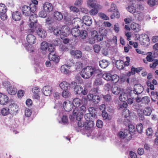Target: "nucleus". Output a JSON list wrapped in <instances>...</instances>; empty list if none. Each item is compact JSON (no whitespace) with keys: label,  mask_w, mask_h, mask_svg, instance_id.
<instances>
[{"label":"nucleus","mask_w":158,"mask_h":158,"mask_svg":"<svg viewBox=\"0 0 158 158\" xmlns=\"http://www.w3.org/2000/svg\"><path fill=\"white\" fill-rule=\"evenodd\" d=\"M36 28L37 29L36 31L38 35L42 38H45L47 35V33L45 30L43 28L41 27Z\"/></svg>","instance_id":"13"},{"label":"nucleus","mask_w":158,"mask_h":158,"mask_svg":"<svg viewBox=\"0 0 158 158\" xmlns=\"http://www.w3.org/2000/svg\"><path fill=\"white\" fill-rule=\"evenodd\" d=\"M103 84L102 79L100 78L96 79L94 82V85L95 86L101 85Z\"/></svg>","instance_id":"43"},{"label":"nucleus","mask_w":158,"mask_h":158,"mask_svg":"<svg viewBox=\"0 0 158 158\" xmlns=\"http://www.w3.org/2000/svg\"><path fill=\"white\" fill-rule=\"evenodd\" d=\"M137 131L139 133H141L143 129V125L141 123H140L136 126Z\"/></svg>","instance_id":"57"},{"label":"nucleus","mask_w":158,"mask_h":158,"mask_svg":"<svg viewBox=\"0 0 158 158\" xmlns=\"http://www.w3.org/2000/svg\"><path fill=\"white\" fill-rule=\"evenodd\" d=\"M87 35V31L85 30H81L80 32V35L79 36L83 39H85Z\"/></svg>","instance_id":"45"},{"label":"nucleus","mask_w":158,"mask_h":158,"mask_svg":"<svg viewBox=\"0 0 158 158\" xmlns=\"http://www.w3.org/2000/svg\"><path fill=\"white\" fill-rule=\"evenodd\" d=\"M71 34L75 37L79 36L80 35V30L77 28L74 27L71 30Z\"/></svg>","instance_id":"32"},{"label":"nucleus","mask_w":158,"mask_h":158,"mask_svg":"<svg viewBox=\"0 0 158 158\" xmlns=\"http://www.w3.org/2000/svg\"><path fill=\"white\" fill-rule=\"evenodd\" d=\"M54 20L52 17H48L45 19V23L48 25H51L54 23Z\"/></svg>","instance_id":"50"},{"label":"nucleus","mask_w":158,"mask_h":158,"mask_svg":"<svg viewBox=\"0 0 158 158\" xmlns=\"http://www.w3.org/2000/svg\"><path fill=\"white\" fill-rule=\"evenodd\" d=\"M70 66L68 65L65 64L61 66V72L67 74L69 73V67Z\"/></svg>","instance_id":"40"},{"label":"nucleus","mask_w":158,"mask_h":158,"mask_svg":"<svg viewBox=\"0 0 158 158\" xmlns=\"http://www.w3.org/2000/svg\"><path fill=\"white\" fill-rule=\"evenodd\" d=\"M111 81L114 83L117 82L119 79V76L116 74L111 75Z\"/></svg>","instance_id":"51"},{"label":"nucleus","mask_w":158,"mask_h":158,"mask_svg":"<svg viewBox=\"0 0 158 158\" xmlns=\"http://www.w3.org/2000/svg\"><path fill=\"white\" fill-rule=\"evenodd\" d=\"M27 40L29 44H34L36 42L35 36L32 34H29L27 36Z\"/></svg>","instance_id":"17"},{"label":"nucleus","mask_w":158,"mask_h":158,"mask_svg":"<svg viewBox=\"0 0 158 158\" xmlns=\"http://www.w3.org/2000/svg\"><path fill=\"white\" fill-rule=\"evenodd\" d=\"M77 111L75 110L74 108L73 109V114H70L69 116V118L71 121H73L75 119V118L77 120H80L81 119H78L77 118V115H78L77 114Z\"/></svg>","instance_id":"25"},{"label":"nucleus","mask_w":158,"mask_h":158,"mask_svg":"<svg viewBox=\"0 0 158 158\" xmlns=\"http://www.w3.org/2000/svg\"><path fill=\"white\" fill-rule=\"evenodd\" d=\"M62 122L64 124H67L68 122V118L66 115H64L61 118Z\"/></svg>","instance_id":"61"},{"label":"nucleus","mask_w":158,"mask_h":158,"mask_svg":"<svg viewBox=\"0 0 158 158\" xmlns=\"http://www.w3.org/2000/svg\"><path fill=\"white\" fill-rule=\"evenodd\" d=\"M118 136L121 139L125 138L128 141L131 139V135L129 133L127 129H124L123 131H120L118 133Z\"/></svg>","instance_id":"4"},{"label":"nucleus","mask_w":158,"mask_h":158,"mask_svg":"<svg viewBox=\"0 0 158 158\" xmlns=\"http://www.w3.org/2000/svg\"><path fill=\"white\" fill-rule=\"evenodd\" d=\"M119 99L120 101L123 102H125L127 101L128 99V94L127 93H122L120 94Z\"/></svg>","instance_id":"33"},{"label":"nucleus","mask_w":158,"mask_h":158,"mask_svg":"<svg viewBox=\"0 0 158 158\" xmlns=\"http://www.w3.org/2000/svg\"><path fill=\"white\" fill-rule=\"evenodd\" d=\"M100 6L98 5V7H92L93 9H91L89 11V13L91 15H94L97 14L98 12V9L100 8Z\"/></svg>","instance_id":"39"},{"label":"nucleus","mask_w":158,"mask_h":158,"mask_svg":"<svg viewBox=\"0 0 158 158\" xmlns=\"http://www.w3.org/2000/svg\"><path fill=\"white\" fill-rule=\"evenodd\" d=\"M75 110L77 111V113L78 115H77V118L78 119H81L82 118L83 114L86 111V108L85 106L82 105L79 108H75Z\"/></svg>","instance_id":"8"},{"label":"nucleus","mask_w":158,"mask_h":158,"mask_svg":"<svg viewBox=\"0 0 158 158\" xmlns=\"http://www.w3.org/2000/svg\"><path fill=\"white\" fill-rule=\"evenodd\" d=\"M54 19L58 21L61 20L63 18L62 14L60 12L57 11L55 12L53 15Z\"/></svg>","instance_id":"27"},{"label":"nucleus","mask_w":158,"mask_h":158,"mask_svg":"<svg viewBox=\"0 0 158 158\" xmlns=\"http://www.w3.org/2000/svg\"><path fill=\"white\" fill-rule=\"evenodd\" d=\"M55 49L54 46L51 44H49L46 41H43L41 43L40 50L43 54H48L54 51Z\"/></svg>","instance_id":"2"},{"label":"nucleus","mask_w":158,"mask_h":158,"mask_svg":"<svg viewBox=\"0 0 158 158\" xmlns=\"http://www.w3.org/2000/svg\"><path fill=\"white\" fill-rule=\"evenodd\" d=\"M81 104V100L78 98H76L73 99L72 104L75 108H77Z\"/></svg>","instance_id":"29"},{"label":"nucleus","mask_w":158,"mask_h":158,"mask_svg":"<svg viewBox=\"0 0 158 158\" xmlns=\"http://www.w3.org/2000/svg\"><path fill=\"white\" fill-rule=\"evenodd\" d=\"M82 88V86L81 85H76L74 89V91L75 94L78 95L81 94Z\"/></svg>","instance_id":"34"},{"label":"nucleus","mask_w":158,"mask_h":158,"mask_svg":"<svg viewBox=\"0 0 158 158\" xmlns=\"http://www.w3.org/2000/svg\"><path fill=\"white\" fill-rule=\"evenodd\" d=\"M121 88L116 85H114L112 86L111 91L113 94L115 95H118L120 93Z\"/></svg>","instance_id":"26"},{"label":"nucleus","mask_w":158,"mask_h":158,"mask_svg":"<svg viewBox=\"0 0 158 158\" xmlns=\"http://www.w3.org/2000/svg\"><path fill=\"white\" fill-rule=\"evenodd\" d=\"M74 128L75 130L77 132H80L83 133L85 132L84 128H82L78 125L75 127Z\"/></svg>","instance_id":"60"},{"label":"nucleus","mask_w":158,"mask_h":158,"mask_svg":"<svg viewBox=\"0 0 158 158\" xmlns=\"http://www.w3.org/2000/svg\"><path fill=\"white\" fill-rule=\"evenodd\" d=\"M21 18L22 15L20 12L16 11L13 13L12 18L15 21H19L21 19Z\"/></svg>","instance_id":"21"},{"label":"nucleus","mask_w":158,"mask_h":158,"mask_svg":"<svg viewBox=\"0 0 158 158\" xmlns=\"http://www.w3.org/2000/svg\"><path fill=\"white\" fill-rule=\"evenodd\" d=\"M147 3L151 6H153L158 5V0H148Z\"/></svg>","instance_id":"47"},{"label":"nucleus","mask_w":158,"mask_h":158,"mask_svg":"<svg viewBox=\"0 0 158 158\" xmlns=\"http://www.w3.org/2000/svg\"><path fill=\"white\" fill-rule=\"evenodd\" d=\"M103 98L104 101L106 102H110L111 100V96L109 94L104 95L103 96Z\"/></svg>","instance_id":"59"},{"label":"nucleus","mask_w":158,"mask_h":158,"mask_svg":"<svg viewBox=\"0 0 158 158\" xmlns=\"http://www.w3.org/2000/svg\"><path fill=\"white\" fill-rule=\"evenodd\" d=\"M7 90L8 94L11 95L15 94L17 92V89L11 86H9Z\"/></svg>","instance_id":"36"},{"label":"nucleus","mask_w":158,"mask_h":158,"mask_svg":"<svg viewBox=\"0 0 158 158\" xmlns=\"http://www.w3.org/2000/svg\"><path fill=\"white\" fill-rule=\"evenodd\" d=\"M123 102V104L120 105V107L121 108H123V107L124 108L123 110L124 113L125 112H127L128 113V114H129V110L127 109H126V108H127V103L125 102Z\"/></svg>","instance_id":"53"},{"label":"nucleus","mask_w":158,"mask_h":158,"mask_svg":"<svg viewBox=\"0 0 158 158\" xmlns=\"http://www.w3.org/2000/svg\"><path fill=\"white\" fill-rule=\"evenodd\" d=\"M94 125V122L93 121H86L85 122V127L84 128L85 131V130H89L93 128Z\"/></svg>","instance_id":"19"},{"label":"nucleus","mask_w":158,"mask_h":158,"mask_svg":"<svg viewBox=\"0 0 158 158\" xmlns=\"http://www.w3.org/2000/svg\"><path fill=\"white\" fill-rule=\"evenodd\" d=\"M108 61L106 60H101L99 62V65L102 68H105L109 65Z\"/></svg>","instance_id":"31"},{"label":"nucleus","mask_w":158,"mask_h":158,"mask_svg":"<svg viewBox=\"0 0 158 158\" xmlns=\"http://www.w3.org/2000/svg\"><path fill=\"white\" fill-rule=\"evenodd\" d=\"M29 19L31 21V23L29 24V27L33 28H37V19L36 15L35 14H32L29 17Z\"/></svg>","instance_id":"5"},{"label":"nucleus","mask_w":158,"mask_h":158,"mask_svg":"<svg viewBox=\"0 0 158 158\" xmlns=\"http://www.w3.org/2000/svg\"><path fill=\"white\" fill-rule=\"evenodd\" d=\"M143 87L140 85H139L137 86L133 90H131L130 92V96L131 98L133 99V94H134L135 95L138 96L139 94H141L143 91Z\"/></svg>","instance_id":"7"},{"label":"nucleus","mask_w":158,"mask_h":158,"mask_svg":"<svg viewBox=\"0 0 158 158\" xmlns=\"http://www.w3.org/2000/svg\"><path fill=\"white\" fill-rule=\"evenodd\" d=\"M22 11L23 13L26 16H29L31 14V12L30 8L28 6L26 5L24 6L22 8Z\"/></svg>","instance_id":"22"},{"label":"nucleus","mask_w":158,"mask_h":158,"mask_svg":"<svg viewBox=\"0 0 158 158\" xmlns=\"http://www.w3.org/2000/svg\"><path fill=\"white\" fill-rule=\"evenodd\" d=\"M152 112L151 108L149 107H147L144 108L143 113L145 115L149 116L151 114Z\"/></svg>","instance_id":"42"},{"label":"nucleus","mask_w":158,"mask_h":158,"mask_svg":"<svg viewBox=\"0 0 158 158\" xmlns=\"http://www.w3.org/2000/svg\"><path fill=\"white\" fill-rule=\"evenodd\" d=\"M82 19L83 22L86 26H89L92 23V19L90 16L85 15L83 17Z\"/></svg>","instance_id":"14"},{"label":"nucleus","mask_w":158,"mask_h":158,"mask_svg":"<svg viewBox=\"0 0 158 158\" xmlns=\"http://www.w3.org/2000/svg\"><path fill=\"white\" fill-rule=\"evenodd\" d=\"M94 51L95 52L98 53L100 49V46L98 44H95L93 46Z\"/></svg>","instance_id":"62"},{"label":"nucleus","mask_w":158,"mask_h":158,"mask_svg":"<svg viewBox=\"0 0 158 158\" xmlns=\"http://www.w3.org/2000/svg\"><path fill=\"white\" fill-rule=\"evenodd\" d=\"M70 54L74 58L77 59L80 58L82 56L81 52L79 50H72L70 52Z\"/></svg>","instance_id":"16"},{"label":"nucleus","mask_w":158,"mask_h":158,"mask_svg":"<svg viewBox=\"0 0 158 158\" xmlns=\"http://www.w3.org/2000/svg\"><path fill=\"white\" fill-rule=\"evenodd\" d=\"M102 116L104 120L109 121L111 119L110 115H109L105 110H102Z\"/></svg>","instance_id":"28"},{"label":"nucleus","mask_w":158,"mask_h":158,"mask_svg":"<svg viewBox=\"0 0 158 158\" xmlns=\"http://www.w3.org/2000/svg\"><path fill=\"white\" fill-rule=\"evenodd\" d=\"M128 127V131H129V134L131 135L132 137V135H134L136 131L135 128V126L132 124L129 125Z\"/></svg>","instance_id":"37"},{"label":"nucleus","mask_w":158,"mask_h":158,"mask_svg":"<svg viewBox=\"0 0 158 158\" xmlns=\"http://www.w3.org/2000/svg\"><path fill=\"white\" fill-rule=\"evenodd\" d=\"M143 69V67H138L137 68H135L132 66L131 68V73L132 75H134L135 73V72L137 73H139L140 72L141 70Z\"/></svg>","instance_id":"38"},{"label":"nucleus","mask_w":158,"mask_h":158,"mask_svg":"<svg viewBox=\"0 0 158 158\" xmlns=\"http://www.w3.org/2000/svg\"><path fill=\"white\" fill-rule=\"evenodd\" d=\"M44 10L47 12H50L53 9V6L51 3L47 2L44 5Z\"/></svg>","instance_id":"23"},{"label":"nucleus","mask_w":158,"mask_h":158,"mask_svg":"<svg viewBox=\"0 0 158 158\" xmlns=\"http://www.w3.org/2000/svg\"><path fill=\"white\" fill-rule=\"evenodd\" d=\"M96 114H94L91 113H87L85 115L84 118L86 121H93L96 118Z\"/></svg>","instance_id":"20"},{"label":"nucleus","mask_w":158,"mask_h":158,"mask_svg":"<svg viewBox=\"0 0 158 158\" xmlns=\"http://www.w3.org/2000/svg\"><path fill=\"white\" fill-rule=\"evenodd\" d=\"M76 84V83L74 81L72 82L70 84L65 81H63L61 83L59 86L63 90H68L72 86L75 85Z\"/></svg>","instance_id":"6"},{"label":"nucleus","mask_w":158,"mask_h":158,"mask_svg":"<svg viewBox=\"0 0 158 158\" xmlns=\"http://www.w3.org/2000/svg\"><path fill=\"white\" fill-rule=\"evenodd\" d=\"M111 74L110 73H105L102 75L103 78L106 81H111Z\"/></svg>","instance_id":"52"},{"label":"nucleus","mask_w":158,"mask_h":158,"mask_svg":"<svg viewBox=\"0 0 158 158\" xmlns=\"http://www.w3.org/2000/svg\"><path fill=\"white\" fill-rule=\"evenodd\" d=\"M87 97L89 101H91L92 102L95 104H98L100 102L101 99L99 96L96 95H92L90 94H88Z\"/></svg>","instance_id":"9"},{"label":"nucleus","mask_w":158,"mask_h":158,"mask_svg":"<svg viewBox=\"0 0 158 158\" xmlns=\"http://www.w3.org/2000/svg\"><path fill=\"white\" fill-rule=\"evenodd\" d=\"M101 72V70L98 68L93 66H87L81 70L80 75L83 78L87 79L92 76L98 75Z\"/></svg>","instance_id":"1"},{"label":"nucleus","mask_w":158,"mask_h":158,"mask_svg":"<svg viewBox=\"0 0 158 158\" xmlns=\"http://www.w3.org/2000/svg\"><path fill=\"white\" fill-rule=\"evenodd\" d=\"M127 9L128 11L131 13H134L136 11L135 7L133 5H131L129 6L127 8Z\"/></svg>","instance_id":"48"},{"label":"nucleus","mask_w":158,"mask_h":158,"mask_svg":"<svg viewBox=\"0 0 158 158\" xmlns=\"http://www.w3.org/2000/svg\"><path fill=\"white\" fill-rule=\"evenodd\" d=\"M48 54V57L50 61H53L55 63H56L59 62V56L55 55V52L54 51L53 52H51Z\"/></svg>","instance_id":"11"},{"label":"nucleus","mask_w":158,"mask_h":158,"mask_svg":"<svg viewBox=\"0 0 158 158\" xmlns=\"http://www.w3.org/2000/svg\"><path fill=\"white\" fill-rule=\"evenodd\" d=\"M115 64L117 69H123L124 61L121 60H117L115 61Z\"/></svg>","instance_id":"30"},{"label":"nucleus","mask_w":158,"mask_h":158,"mask_svg":"<svg viewBox=\"0 0 158 158\" xmlns=\"http://www.w3.org/2000/svg\"><path fill=\"white\" fill-rule=\"evenodd\" d=\"M7 9L5 4L2 3L0 4V13L3 12H6Z\"/></svg>","instance_id":"54"},{"label":"nucleus","mask_w":158,"mask_h":158,"mask_svg":"<svg viewBox=\"0 0 158 158\" xmlns=\"http://www.w3.org/2000/svg\"><path fill=\"white\" fill-rule=\"evenodd\" d=\"M9 108L10 109V110H11V113L13 114H15L19 110V107L18 105L14 103L10 104Z\"/></svg>","instance_id":"24"},{"label":"nucleus","mask_w":158,"mask_h":158,"mask_svg":"<svg viewBox=\"0 0 158 158\" xmlns=\"http://www.w3.org/2000/svg\"><path fill=\"white\" fill-rule=\"evenodd\" d=\"M108 11L112 12V14L111 15V19H114L115 17L119 18L120 17V14L117 9L116 5L114 3H112L111 5V7L108 10Z\"/></svg>","instance_id":"3"},{"label":"nucleus","mask_w":158,"mask_h":158,"mask_svg":"<svg viewBox=\"0 0 158 158\" xmlns=\"http://www.w3.org/2000/svg\"><path fill=\"white\" fill-rule=\"evenodd\" d=\"M8 101V97L6 95H0V104L2 105L6 104Z\"/></svg>","instance_id":"18"},{"label":"nucleus","mask_w":158,"mask_h":158,"mask_svg":"<svg viewBox=\"0 0 158 158\" xmlns=\"http://www.w3.org/2000/svg\"><path fill=\"white\" fill-rule=\"evenodd\" d=\"M103 125V123L102 121L100 120H97L96 123V126L98 128H101Z\"/></svg>","instance_id":"63"},{"label":"nucleus","mask_w":158,"mask_h":158,"mask_svg":"<svg viewBox=\"0 0 158 158\" xmlns=\"http://www.w3.org/2000/svg\"><path fill=\"white\" fill-rule=\"evenodd\" d=\"M99 90V89L98 87H97L96 88H93L91 89L90 91L92 94H90L92 95H93V94H98V93Z\"/></svg>","instance_id":"58"},{"label":"nucleus","mask_w":158,"mask_h":158,"mask_svg":"<svg viewBox=\"0 0 158 158\" xmlns=\"http://www.w3.org/2000/svg\"><path fill=\"white\" fill-rule=\"evenodd\" d=\"M32 91L35 94L34 97L35 98L38 99L40 98V96L38 95V93L39 92L40 90L39 88L37 87H34L32 89Z\"/></svg>","instance_id":"41"},{"label":"nucleus","mask_w":158,"mask_h":158,"mask_svg":"<svg viewBox=\"0 0 158 158\" xmlns=\"http://www.w3.org/2000/svg\"><path fill=\"white\" fill-rule=\"evenodd\" d=\"M38 15L40 17L43 18H46L47 15L46 11L44 10L40 11Z\"/></svg>","instance_id":"55"},{"label":"nucleus","mask_w":158,"mask_h":158,"mask_svg":"<svg viewBox=\"0 0 158 158\" xmlns=\"http://www.w3.org/2000/svg\"><path fill=\"white\" fill-rule=\"evenodd\" d=\"M51 29L52 31L55 35H60L61 37L62 36L66 37L68 34L64 31H61L59 28L56 27L55 28L54 27L52 26L51 27Z\"/></svg>","instance_id":"10"},{"label":"nucleus","mask_w":158,"mask_h":158,"mask_svg":"<svg viewBox=\"0 0 158 158\" xmlns=\"http://www.w3.org/2000/svg\"><path fill=\"white\" fill-rule=\"evenodd\" d=\"M95 2V0H89L88 2V4L91 7H98L99 5L96 4Z\"/></svg>","instance_id":"46"},{"label":"nucleus","mask_w":158,"mask_h":158,"mask_svg":"<svg viewBox=\"0 0 158 158\" xmlns=\"http://www.w3.org/2000/svg\"><path fill=\"white\" fill-rule=\"evenodd\" d=\"M29 8H30L31 13L35 12L37 8L36 6L34 4H30Z\"/></svg>","instance_id":"56"},{"label":"nucleus","mask_w":158,"mask_h":158,"mask_svg":"<svg viewBox=\"0 0 158 158\" xmlns=\"http://www.w3.org/2000/svg\"><path fill=\"white\" fill-rule=\"evenodd\" d=\"M10 108L6 107L2 109L1 113L2 115L6 116L8 115L10 113Z\"/></svg>","instance_id":"44"},{"label":"nucleus","mask_w":158,"mask_h":158,"mask_svg":"<svg viewBox=\"0 0 158 158\" xmlns=\"http://www.w3.org/2000/svg\"><path fill=\"white\" fill-rule=\"evenodd\" d=\"M63 107L64 110L67 112H70L72 109H73V106L72 104L64 102L63 105Z\"/></svg>","instance_id":"15"},{"label":"nucleus","mask_w":158,"mask_h":158,"mask_svg":"<svg viewBox=\"0 0 158 158\" xmlns=\"http://www.w3.org/2000/svg\"><path fill=\"white\" fill-rule=\"evenodd\" d=\"M153 63L152 64H150V67L151 68H155L158 65V60H153Z\"/></svg>","instance_id":"64"},{"label":"nucleus","mask_w":158,"mask_h":158,"mask_svg":"<svg viewBox=\"0 0 158 158\" xmlns=\"http://www.w3.org/2000/svg\"><path fill=\"white\" fill-rule=\"evenodd\" d=\"M71 93L68 90H63L62 92V96L65 98H68L70 97L71 96Z\"/></svg>","instance_id":"49"},{"label":"nucleus","mask_w":158,"mask_h":158,"mask_svg":"<svg viewBox=\"0 0 158 158\" xmlns=\"http://www.w3.org/2000/svg\"><path fill=\"white\" fill-rule=\"evenodd\" d=\"M131 27L132 30L135 32L138 31L140 30V26L139 24L135 23H132Z\"/></svg>","instance_id":"35"},{"label":"nucleus","mask_w":158,"mask_h":158,"mask_svg":"<svg viewBox=\"0 0 158 158\" xmlns=\"http://www.w3.org/2000/svg\"><path fill=\"white\" fill-rule=\"evenodd\" d=\"M42 92L45 95L50 96L52 94V87L49 85L45 86L43 88Z\"/></svg>","instance_id":"12"}]
</instances>
